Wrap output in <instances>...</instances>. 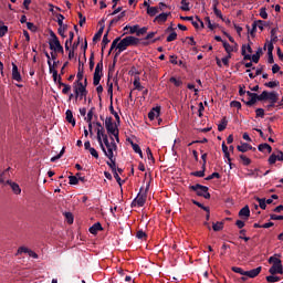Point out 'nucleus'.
Segmentation results:
<instances>
[{"mask_svg": "<svg viewBox=\"0 0 283 283\" xmlns=\"http://www.w3.org/2000/svg\"><path fill=\"white\" fill-rule=\"evenodd\" d=\"M188 189L190 191H195V193H197V196H199L200 198H205L206 200L211 199V193L209 192V187L207 186L196 184L193 186H189Z\"/></svg>", "mask_w": 283, "mask_h": 283, "instance_id": "1", "label": "nucleus"}, {"mask_svg": "<svg viewBox=\"0 0 283 283\" xmlns=\"http://www.w3.org/2000/svg\"><path fill=\"white\" fill-rule=\"evenodd\" d=\"M241 54L243 56V61H252V63H260V56L262 55V48H259L255 54H247V45L243 44L241 46Z\"/></svg>", "mask_w": 283, "mask_h": 283, "instance_id": "2", "label": "nucleus"}, {"mask_svg": "<svg viewBox=\"0 0 283 283\" xmlns=\"http://www.w3.org/2000/svg\"><path fill=\"white\" fill-rule=\"evenodd\" d=\"M261 102L262 101H269L270 103H277L280 101V94L275 91L269 92V91H263L260 94Z\"/></svg>", "mask_w": 283, "mask_h": 283, "instance_id": "3", "label": "nucleus"}, {"mask_svg": "<svg viewBox=\"0 0 283 283\" xmlns=\"http://www.w3.org/2000/svg\"><path fill=\"white\" fill-rule=\"evenodd\" d=\"M118 149V146L116 145V142H114V137L111 136V145L109 146H104V149H102L103 154L108 158V160H112L114 157V151Z\"/></svg>", "mask_w": 283, "mask_h": 283, "instance_id": "4", "label": "nucleus"}, {"mask_svg": "<svg viewBox=\"0 0 283 283\" xmlns=\"http://www.w3.org/2000/svg\"><path fill=\"white\" fill-rule=\"evenodd\" d=\"M247 96H249V101L245 102L244 99H242V102L245 103L248 107H253V105H255L258 101L262 102L258 93H252L251 91H247Z\"/></svg>", "mask_w": 283, "mask_h": 283, "instance_id": "5", "label": "nucleus"}, {"mask_svg": "<svg viewBox=\"0 0 283 283\" xmlns=\"http://www.w3.org/2000/svg\"><path fill=\"white\" fill-rule=\"evenodd\" d=\"M105 128L107 130V134L112 136V134H115L118 132V126L114 124V118L113 117H106L105 119Z\"/></svg>", "mask_w": 283, "mask_h": 283, "instance_id": "6", "label": "nucleus"}, {"mask_svg": "<svg viewBox=\"0 0 283 283\" xmlns=\"http://www.w3.org/2000/svg\"><path fill=\"white\" fill-rule=\"evenodd\" d=\"M145 202H147V192H139L133 200L132 207H145Z\"/></svg>", "mask_w": 283, "mask_h": 283, "instance_id": "7", "label": "nucleus"}, {"mask_svg": "<svg viewBox=\"0 0 283 283\" xmlns=\"http://www.w3.org/2000/svg\"><path fill=\"white\" fill-rule=\"evenodd\" d=\"M269 273H271V275H282L283 274V265H282V260H276L275 264H273L270 270Z\"/></svg>", "mask_w": 283, "mask_h": 283, "instance_id": "8", "label": "nucleus"}, {"mask_svg": "<svg viewBox=\"0 0 283 283\" xmlns=\"http://www.w3.org/2000/svg\"><path fill=\"white\" fill-rule=\"evenodd\" d=\"M46 59H48V65H49V72L50 74H53V81L56 83L59 81V71L54 70V66L52 65V57L50 56V53L44 52Z\"/></svg>", "mask_w": 283, "mask_h": 283, "instance_id": "9", "label": "nucleus"}, {"mask_svg": "<svg viewBox=\"0 0 283 283\" xmlns=\"http://www.w3.org/2000/svg\"><path fill=\"white\" fill-rule=\"evenodd\" d=\"M281 161L283 163V151L276 150L274 151L268 159L269 165H275V163Z\"/></svg>", "mask_w": 283, "mask_h": 283, "instance_id": "10", "label": "nucleus"}, {"mask_svg": "<svg viewBox=\"0 0 283 283\" xmlns=\"http://www.w3.org/2000/svg\"><path fill=\"white\" fill-rule=\"evenodd\" d=\"M239 218H241L242 220H249V218H251V209L249 208V206L243 207L239 211Z\"/></svg>", "mask_w": 283, "mask_h": 283, "instance_id": "11", "label": "nucleus"}, {"mask_svg": "<svg viewBox=\"0 0 283 283\" xmlns=\"http://www.w3.org/2000/svg\"><path fill=\"white\" fill-rule=\"evenodd\" d=\"M12 78L18 83H21V81H23V78L21 77V73L19 72V66H17L14 63H12Z\"/></svg>", "mask_w": 283, "mask_h": 283, "instance_id": "12", "label": "nucleus"}, {"mask_svg": "<svg viewBox=\"0 0 283 283\" xmlns=\"http://www.w3.org/2000/svg\"><path fill=\"white\" fill-rule=\"evenodd\" d=\"M6 185H9V187H11L13 193H15V196H19L21 193V187H19V184L8 179L6 181Z\"/></svg>", "mask_w": 283, "mask_h": 283, "instance_id": "13", "label": "nucleus"}, {"mask_svg": "<svg viewBox=\"0 0 283 283\" xmlns=\"http://www.w3.org/2000/svg\"><path fill=\"white\" fill-rule=\"evenodd\" d=\"M260 273H262V266H258L256 269L245 271L247 277H250V279L258 277Z\"/></svg>", "mask_w": 283, "mask_h": 283, "instance_id": "14", "label": "nucleus"}, {"mask_svg": "<svg viewBox=\"0 0 283 283\" xmlns=\"http://www.w3.org/2000/svg\"><path fill=\"white\" fill-rule=\"evenodd\" d=\"M238 151H241L242 154H247V151H255V148L253 146L249 145L248 143H241L240 146H237Z\"/></svg>", "mask_w": 283, "mask_h": 283, "instance_id": "15", "label": "nucleus"}, {"mask_svg": "<svg viewBox=\"0 0 283 283\" xmlns=\"http://www.w3.org/2000/svg\"><path fill=\"white\" fill-rule=\"evenodd\" d=\"M160 106L153 107L150 112L148 113L149 120H154L155 118H158L160 116Z\"/></svg>", "mask_w": 283, "mask_h": 283, "instance_id": "16", "label": "nucleus"}, {"mask_svg": "<svg viewBox=\"0 0 283 283\" xmlns=\"http://www.w3.org/2000/svg\"><path fill=\"white\" fill-rule=\"evenodd\" d=\"M124 40H126L128 48L132 45H138V43H140V39L133 36V35H128V36L124 38Z\"/></svg>", "mask_w": 283, "mask_h": 283, "instance_id": "17", "label": "nucleus"}, {"mask_svg": "<svg viewBox=\"0 0 283 283\" xmlns=\"http://www.w3.org/2000/svg\"><path fill=\"white\" fill-rule=\"evenodd\" d=\"M57 85H59V87H63L62 94H70V91L72 90V86L69 85V84L63 83L61 81V75H59Z\"/></svg>", "mask_w": 283, "mask_h": 283, "instance_id": "18", "label": "nucleus"}, {"mask_svg": "<svg viewBox=\"0 0 283 283\" xmlns=\"http://www.w3.org/2000/svg\"><path fill=\"white\" fill-rule=\"evenodd\" d=\"M88 231L92 233V235H96L98 231H103V226L101 222H96L88 229Z\"/></svg>", "mask_w": 283, "mask_h": 283, "instance_id": "19", "label": "nucleus"}, {"mask_svg": "<svg viewBox=\"0 0 283 283\" xmlns=\"http://www.w3.org/2000/svg\"><path fill=\"white\" fill-rule=\"evenodd\" d=\"M65 116L66 120L72 125V127H76V119L74 118L72 111L67 109Z\"/></svg>", "mask_w": 283, "mask_h": 283, "instance_id": "20", "label": "nucleus"}, {"mask_svg": "<svg viewBox=\"0 0 283 283\" xmlns=\"http://www.w3.org/2000/svg\"><path fill=\"white\" fill-rule=\"evenodd\" d=\"M171 15V12L168 13H160L158 14L154 21H157V23H165L167 21V18Z\"/></svg>", "mask_w": 283, "mask_h": 283, "instance_id": "21", "label": "nucleus"}, {"mask_svg": "<svg viewBox=\"0 0 283 283\" xmlns=\"http://www.w3.org/2000/svg\"><path fill=\"white\" fill-rule=\"evenodd\" d=\"M105 31V25H102L98 31L93 36V43H96V41H101V36H103V32Z\"/></svg>", "mask_w": 283, "mask_h": 283, "instance_id": "22", "label": "nucleus"}, {"mask_svg": "<svg viewBox=\"0 0 283 283\" xmlns=\"http://www.w3.org/2000/svg\"><path fill=\"white\" fill-rule=\"evenodd\" d=\"M108 34H109V29H107V31L104 34L103 40H102V53L105 52V49L107 48V44L109 43V40L107 38Z\"/></svg>", "mask_w": 283, "mask_h": 283, "instance_id": "23", "label": "nucleus"}, {"mask_svg": "<svg viewBox=\"0 0 283 283\" xmlns=\"http://www.w3.org/2000/svg\"><path fill=\"white\" fill-rule=\"evenodd\" d=\"M69 40L65 41L64 48L66 50V52H70V45H72V41H74V33L71 31L69 33Z\"/></svg>", "mask_w": 283, "mask_h": 283, "instance_id": "24", "label": "nucleus"}, {"mask_svg": "<svg viewBox=\"0 0 283 283\" xmlns=\"http://www.w3.org/2000/svg\"><path fill=\"white\" fill-rule=\"evenodd\" d=\"M108 109H109L111 114L113 116H115V120L117 123H120V116L118 115V113L116 111H114V102H111V105H109Z\"/></svg>", "mask_w": 283, "mask_h": 283, "instance_id": "25", "label": "nucleus"}, {"mask_svg": "<svg viewBox=\"0 0 283 283\" xmlns=\"http://www.w3.org/2000/svg\"><path fill=\"white\" fill-rule=\"evenodd\" d=\"M258 149H259V151H262V153H264V150L266 149L268 154H271V151H273V148L269 144H260L258 146Z\"/></svg>", "mask_w": 283, "mask_h": 283, "instance_id": "26", "label": "nucleus"}, {"mask_svg": "<svg viewBox=\"0 0 283 283\" xmlns=\"http://www.w3.org/2000/svg\"><path fill=\"white\" fill-rule=\"evenodd\" d=\"M127 48H129L127 45V42L125 39L119 40V43L117 44V50H119V52H125V50H127Z\"/></svg>", "mask_w": 283, "mask_h": 283, "instance_id": "27", "label": "nucleus"}, {"mask_svg": "<svg viewBox=\"0 0 283 283\" xmlns=\"http://www.w3.org/2000/svg\"><path fill=\"white\" fill-rule=\"evenodd\" d=\"M213 13L216 14V17H218V19H221V21H224V17L222 15V11H220V9H218V3L213 4Z\"/></svg>", "mask_w": 283, "mask_h": 283, "instance_id": "28", "label": "nucleus"}, {"mask_svg": "<svg viewBox=\"0 0 283 283\" xmlns=\"http://www.w3.org/2000/svg\"><path fill=\"white\" fill-rule=\"evenodd\" d=\"M133 85L135 87V90H138V92H143V90H145V87L143 85H140V77H135Z\"/></svg>", "mask_w": 283, "mask_h": 283, "instance_id": "29", "label": "nucleus"}, {"mask_svg": "<svg viewBox=\"0 0 283 283\" xmlns=\"http://www.w3.org/2000/svg\"><path fill=\"white\" fill-rule=\"evenodd\" d=\"M247 28H248V32H249V34L251 35V36H255V32H258V22H253L252 23V29L249 27V25H247Z\"/></svg>", "mask_w": 283, "mask_h": 283, "instance_id": "30", "label": "nucleus"}, {"mask_svg": "<svg viewBox=\"0 0 283 283\" xmlns=\"http://www.w3.org/2000/svg\"><path fill=\"white\" fill-rule=\"evenodd\" d=\"M158 12H159L158 7H148V9H147V14L149 17H156V14H158Z\"/></svg>", "mask_w": 283, "mask_h": 283, "instance_id": "31", "label": "nucleus"}, {"mask_svg": "<svg viewBox=\"0 0 283 283\" xmlns=\"http://www.w3.org/2000/svg\"><path fill=\"white\" fill-rule=\"evenodd\" d=\"M76 83H77V86L75 85L74 88H76L80 94L84 93V92H87V87L84 86L83 82L77 80Z\"/></svg>", "mask_w": 283, "mask_h": 283, "instance_id": "32", "label": "nucleus"}, {"mask_svg": "<svg viewBox=\"0 0 283 283\" xmlns=\"http://www.w3.org/2000/svg\"><path fill=\"white\" fill-rule=\"evenodd\" d=\"M229 122L227 120V117H223L221 119V124L218 125V132H224L227 129V125Z\"/></svg>", "mask_w": 283, "mask_h": 283, "instance_id": "33", "label": "nucleus"}, {"mask_svg": "<svg viewBox=\"0 0 283 283\" xmlns=\"http://www.w3.org/2000/svg\"><path fill=\"white\" fill-rule=\"evenodd\" d=\"M102 76H103V73H94L93 85H95V86L99 85Z\"/></svg>", "mask_w": 283, "mask_h": 283, "instance_id": "34", "label": "nucleus"}, {"mask_svg": "<svg viewBox=\"0 0 283 283\" xmlns=\"http://www.w3.org/2000/svg\"><path fill=\"white\" fill-rule=\"evenodd\" d=\"M59 45H61V41L59 39L49 41L50 50H54L55 48H59Z\"/></svg>", "mask_w": 283, "mask_h": 283, "instance_id": "35", "label": "nucleus"}, {"mask_svg": "<svg viewBox=\"0 0 283 283\" xmlns=\"http://www.w3.org/2000/svg\"><path fill=\"white\" fill-rule=\"evenodd\" d=\"M65 32H67V24H64L57 29V34H60L62 39H65V36H67L65 35Z\"/></svg>", "mask_w": 283, "mask_h": 283, "instance_id": "36", "label": "nucleus"}, {"mask_svg": "<svg viewBox=\"0 0 283 283\" xmlns=\"http://www.w3.org/2000/svg\"><path fill=\"white\" fill-rule=\"evenodd\" d=\"M120 41V38H116L113 42H112V45H111V49L108 51V54H112V51L114 50H118V43Z\"/></svg>", "mask_w": 283, "mask_h": 283, "instance_id": "37", "label": "nucleus"}, {"mask_svg": "<svg viewBox=\"0 0 283 283\" xmlns=\"http://www.w3.org/2000/svg\"><path fill=\"white\" fill-rule=\"evenodd\" d=\"M265 280L269 283H275V282H280L282 279L280 276H275V274H272L266 276Z\"/></svg>", "mask_w": 283, "mask_h": 283, "instance_id": "38", "label": "nucleus"}, {"mask_svg": "<svg viewBox=\"0 0 283 283\" xmlns=\"http://www.w3.org/2000/svg\"><path fill=\"white\" fill-rule=\"evenodd\" d=\"M265 87H270V90H273L275 87H280V81H272V82H266L264 84Z\"/></svg>", "mask_w": 283, "mask_h": 283, "instance_id": "39", "label": "nucleus"}, {"mask_svg": "<svg viewBox=\"0 0 283 283\" xmlns=\"http://www.w3.org/2000/svg\"><path fill=\"white\" fill-rule=\"evenodd\" d=\"M107 85H108V95L111 96V103H114V84L109 82H107Z\"/></svg>", "mask_w": 283, "mask_h": 283, "instance_id": "40", "label": "nucleus"}, {"mask_svg": "<svg viewBox=\"0 0 283 283\" xmlns=\"http://www.w3.org/2000/svg\"><path fill=\"white\" fill-rule=\"evenodd\" d=\"M111 161H106V165L109 166V169H112V171H116V157H112V159H109Z\"/></svg>", "mask_w": 283, "mask_h": 283, "instance_id": "41", "label": "nucleus"}, {"mask_svg": "<svg viewBox=\"0 0 283 283\" xmlns=\"http://www.w3.org/2000/svg\"><path fill=\"white\" fill-rule=\"evenodd\" d=\"M78 63H80V65L77 69L76 78H77V81H83V74H84L83 64L81 66V61Z\"/></svg>", "mask_w": 283, "mask_h": 283, "instance_id": "42", "label": "nucleus"}, {"mask_svg": "<svg viewBox=\"0 0 283 283\" xmlns=\"http://www.w3.org/2000/svg\"><path fill=\"white\" fill-rule=\"evenodd\" d=\"M271 42L277 43V28L271 30Z\"/></svg>", "mask_w": 283, "mask_h": 283, "instance_id": "43", "label": "nucleus"}, {"mask_svg": "<svg viewBox=\"0 0 283 283\" xmlns=\"http://www.w3.org/2000/svg\"><path fill=\"white\" fill-rule=\"evenodd\" d=\"M56 19H57V24L60 28H63V25H65L63 23V21H65V15L64 14H61V13H56L55 14Z\"/></svg>", "mask_w": 283, "mask_h": 283, "instance_id": "44", "label": "nucleus"}, {"mask_svg": "<svg viewBox=\"0 0 283 283\" xmlns=\"http://www.w3.org/2000/svg\"><path fill=\"white\" fill-rule=\"evenodd\" d=\"M10 168H7L6 170H3L1 174H0V184L1 185H6V179L8 178V170Z\"/></svg>", "mask_w": 283, "mask_h": 283, "instance_id": "45", "label": "nucleus"}, {"mask_svg": "<svg viewBox=\"0 0 283 283\" xmlns=\"http://www.w3.org/2000/svg\"><path fill=\"white\" fill-rule=\"evenodd\" d=\"M94 118V107H92L88 113L87 116L84 117V120H86V123H92V119Z\"/></svg>", "mask_w": 283, "mask_h": 283, "instance_id": "46", "label": "nucleus"}, {"mask_svg": "<svg viewBox=\"0 0 283 283\" xmlns=\"http://www.w3.org/2000/svg\"><path fill=\"white\" fill-rule=\"evenodd\" d=\"M213 231H222L224 229V222H217L212 224Z\"/></svg>", "mask_w": 283, "mask_h": 283, "instance_id": "47", "label": "nucleus"}, {"mask_svg": "<svg viewBox=\"0 0 283 283\" xmlns=\"http://www.w3.org/2000/svg\"><path fill=\"white\" fill-rule=\"evenodd\" d=\"M205 171H207V169L202 168V170L193 171L190 175L195 176L196 178H205Z\"/></svg>", "mask_w": 283, "mask_h": 283, "instance_id": "48", "label": "nucleus"}, {"mask_svg": "<svg viewBox=\"0 0 283 283\" xmlns=\"http://www.w3.org/2000/svg\"><path fill=\"white\" fill-rule=\"evenodd\" d=\"M64 217L67 220L69 224H74V216L72 212H64Z\"/></svg>", "mask_w": 283, "mask_h": 283, "instance_id": "49", "label": "nucleus"}, {"mask_svg": "<svg viewBox=\"0 0 283 283\" xmlns=\"http://www.w3.org/2000/svg\"><path fill=\"white\" fill-rule=\"evenodd\" d=\"M170 83H174L175 84V87H180L182 85V80L180 78H176V77H170L169 78Z\"/></svg>", "mask_w": 283, "mask_h": 283, "instance_id": "50", "label": "nucleus"}, {"mask_svg": "<svg viewBox=\"0 0 283 283\" xmlns=\"http://www.w3.org/2000/svg\"><path fill=\"white\" fill-rule=\"evenodd\" d=\"M231 271H233V273H239V275H247V271H244L242 268L232 266Z\"/></svg>", "mask_w": 283, "mask_h": 283, "instance_id": "51", "label": "nucleus"}, {"mask_svg": "<svg viewBox=\"0 0 283 283\" xmlns=\"http://www.w3.org/2000/svg\"><path fill=\"white\" fill-rule=\"evenodd\" d=\"M136 238L138 240H147V233L143 230H138L136 233Z\"/></svg>", "mask_w": 283, "mask_h": 283, "instance_id": "52", "label": "nucleus"}, {"mask_svg": "<svg viewBox=\"0 0 283 283\" xmlns=\"http://www.w3.org/2000/svg\"><path fill=\"white\" fill-rule=\"evenodd\" d=\"M63 154H65V147H63L59 155L51 158V163H56V160H60V158L63 157Z\"/></svg>", "mask_w": 283, "mask_h": 283, "instance_id": "53", "label": "nucleus"}, {"mask_svg": "<svg viewBox=\"0 0 283 283\" xmlns=\"http://www.w3.org/2000/svg\"><path fill=\"white\" fill-rule=\"evenodd\" d=\"M95 74H103V60H101L95 67Z\"/></svg>", "mask_w": 283, "mask_h": 283, "instance_id": "54", "label": "nucleus"}, {"mask_svg": "<svg viewBox=\"0 0 283 283\" xmlns=\"http://www.w3.org/2000/svg\"><path fill=\"white\" fill-rule=\"evenodd\" d=\"M240 159L242 160L244 167H249L251 165V159L244 155H240Z\"/></svg>", "mask_w": 283, "mask_h": 283, "instance_id": "55", "label": "nucleus"}, {"mask_svg": "<svg viewBox=\"0 0 283 283\" xmlns=\"http://www.w3.org/2000/svg\"><path fill=\"white\" fill-rule=\"evenodd\" d=\"M176 39H178V33L174 31L167 36V43H171V41H176Z\"/></svg>", "mask_w": 283, "mask_h": 283, "instance_id": "56", "label": "nucleus"}, {"mask_svg": "<svg viewBox=\"0 0 283 283\" xmlns=\"http://www.w3.org/2000/svg\"><path fill=\"white\" fill-rule=\"evenodd\" d=\"M128 142L130 143L132 148L135 151V154H140V146L138 144H135L134 142H132V139H128Z\"/></svg>", "mask_w": 283, "mask_h": 283, "instance_id": "57", "label": "nucleus"}, {"mask_svg": "<svg viewBox=\"0 0 283 283\" xmlns=\"http://www.w3.org/2000/svg\"><path fill=\"white\" fill-rule=\"evenodd\" d=\"M223 48H224L227 54H231V52H233V46H231V44H229V42H227V41L223 42Z\"/></svg>", "mask_w": 283, "mask_h": 283, "instance_id": "58", "label": "nucleus"}, {"mask_svg": "<svg viewBox=\"0 0 283 283\" xmlns=\"http://www.w3.org/2000/svg\"><path fill=\"white\" fill-rule=\"evenodd\" d=\"M184 12H189L190 8H189V2H187V0H185L182 2L181 0V8H180Z\"/></svg>", "mask_w": 283, "mask_h": 283, "instance_id": "59", "label": "nucleus"}, {"mask_svg": "<svg viewBox=\"0 0 283 283\" xmlns=\"http://www.w3.org/2000/svg\"><path fill=\"white\" fill-rule=\"evenodd\" d=\"M261 209H266V199L256 198Z\"/></svg>", "mask_w": 283, "mask_h": 283, "instance_id": "60", "label": "nucleus"}, {"mask_svg": "<svg viewBox=\"0 0 283 283\" xmlns=\"http://www.w3.org/2000/svg\"><path fill=\"white\" fill-rule=\"evenodd\" d=\"M256 118H264V108L255 109Z\"/></svg>", "mask_w": 283, "mask_h": 283, "instance_id": "61", "label": "nucleus"}, {"mask_svg": "<svg viewBox=\"0 0 283 283\" xmlns=\"http://www.w3.org/2000/svg\"><path fill=\"white\" fill-rule=\"evenodd\" d=\"M6 34H8V27H0V39H2V36H6Z\"/></svg>", "mask_w": 283, "mask_h": 283, "instance_id": "62", "label": "nucleus"}, {"mask_svg": "<svg viewBox=\"0 0 283 283\" xmlns=\"http://www.w3.org/2000/svg\"><path fill=\"white\" fill-rule=\"evenodd\" d=\"M69 180H70V185H78V177L76 176H70Z\"/></svg>", "mask_w": 283, "mask_h": 283, "instance_id": "63", "label": "nucleus"}, {"mask_svg": "<svg viewBox=\"0 0 283 283\" xmlns=\"http://www.w3.org/2000/svg\"><path fill=\"white\" fill-rule=\"evenodd\" d=\"M213 178H218L220 179L221 176L219 175V172H212L211 175H209L206 180H213Z\"/></svg>", "mask_w": 283, "mask_h": 283, "instance_id": "64", "label": "nucleus"}]
</instances>
